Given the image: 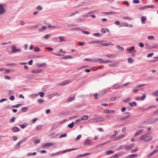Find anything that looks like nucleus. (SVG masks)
Wrapping results in <instances>:
<instances>
[{
  "instance_id": "f257e3e1",
  "label": "nucleus",
  "mask_w": 158,
  "mask_h": 158,
  "mask_svg": "<svg viewBox=\"0 0 158 158\" xmlns=\"http://www.w3.org/2000/svg\"><path fill=\"white\" fill-rule=\"evenodd\" d=\"M152 139V137L148 135V134H146L143 135L140 137L139 139L143 140L144 142H146L151 141Z\"/></svg>"
},
{
  "instance_id": "f03ea898",
  "label": "nucleus",
  "mask_w": 158,
  "mask_h": 158,
  "mask_svg": "<svg viewBox=\"0 0 158 158\" xmlns=\"http://www.w3.org/2000/svg\"><path fill=\"white\" fill-rule=\"evenodd\" d=\"M12 48V52L13 53H15L16 52H21V49L20 48H17L16 46L15 45H13L11 46Z\"/></svg>"
},
{
  "instance_id": "7ed1b4c3",
  "label": "nucleus",
  "mask_w": 158,
  "mask_h": 158,
  "mask_svg": "<svg viewBox=\"0 0 158 158\" xmlns=\"http://www.w3.org/2000/svg\"><path fill=\"white\" fill-rule=\"evenodd\" d=\"M147 85V84H140L134 87V89H133V91L134 93H137L139 90V89H137V88H140L142 86H144Z\"/></svg>"
},
{
  "instance_id": "20e7f679",
  "label": "nucleus",
  "mask_w": 158,
  "mask_h": 158,
  "mask_svg": "<svg viewBox=\"0 0 158 158\" xmlns=\"http://www.w3.org/2000/svg\"><path fill=\"white\" fill-rule=\"evenodd\" d=\"M155 6L153 5H149V6H145L142 7H141L139 8V10H143L145 9H147L149 8H151L152 9H154L155 8Z\"/></svg>"
},
{
  "instance_id": "39448f33",
  "label": "nucleus",
  "mask_w": 158,
  "mask_h": 158,
  "mask_svg": "<svg viewBox=\"0 0 158 158\" xmlns=\"http://www.w3.org/2000/svg\"><path fill=\"white\" fill-rule=\"evenodd\" d=\"M76 149V148H73L68 150H64L62 151H60L57 152L56 153V155L61 154L62 153H64L66 152H70L71 151L75 150Z\"/></svg>"
},
{
  "instance_id": "423d86ee",
  "label": "nucleus",
  "mask_w": 158,
  "mask_h": 158,
  "mask_svg": "<svg viewBox=\"0 0 158 158\" xmlns=\"http://www.w3.org/2000/svg\"><path fill=\"white\" fill-rule=\"evenodd\" d=\"M135 146V144L133 143L129 145H123L121 147L123 146L124 147V148L127 150H128L132 148Z\"/></svg>"
},
{
  "instance_id": "0eeeda50",
  "label": "nucleus",
  "mask_w": 158,
  "mask_h": 158,
  "mask_svg": "<svg viewBox=\"0 0 158 158\" xmlns=\"http://www.w3.org/2000/svg\"><path fill=\"white\" fill-rule=\"evenodd\" d=\"M93 142L89 139H87L84 142V145H91L92 144Z\"/></svg>"
},
{
  "instance_id": "6e6552de",
  "label": "nucleus",
  "mask_w": 158,
  "mask_h": 158,
  "mask_svg": "<svg viewBox=\"0 0 158 158\" xmlns=\"http://www.w3.org/2000/svg\"><path fill=\"white\" fill-rule=\"evenodd\" d=\"M104 112L106 114H114L115 111L113 110H105L104 111Z\"/></svg>"
},
{
  "instance_id": "1a4fd4ad",
  "label": "nucleus",
  "mask_w": 158,
  "mask_h": 158,
  "mask_svg": "<svg viewBox=\"0 0 158 158\" xmlns=\"http://www.w3.org/2000/svg\"><path fill=\"white\" fill-rule=\"evenodd\" d=\"M113 87L114 89L121 88V86H120L118 83L114 84L113 86Z\"/></svg>"
},
{
  "instance_id": "9d476101",
  "label": "nucleus",
  "mask_w": 158,
  "mask_h": 158,
  "mask_svg": "<svg viewBox=\"0 0 158 158\" xmlns=\"http://www.w3.org/2000/svg\"><path fill=\"white\" fill-rule=\"evenodd\" d=\"M125 135H118L114 139V140H119V139H120L122 138H124V137H125Z\"/></svg>"
},
{
  "instance_id": "9b49d317",
  "label": "nucleus",
  "mask_w": 158,
  "mask_h": 158,
  "mask_svg": "<svg viewBox=\"0 0 158 158\" xmlns=\"http://www.w3.org/2000/svg\"><path fill=\"white\" fill-rule=\"evenodd\" d=\"M70 82V81L69 80H68L60 82V85H64Z\"/></svg>"
},
{
  "instance_id": "f8f14e48",
  "label": "nucleus",
  "mask_w": 158,
  "mask_h": 158,
  "mask_svg": "<svg viewBox=\"0 0 158 158\" xmlns=\"http://www.w3.org/2000/svg\"><path fill=\"white\" fill-rule=\"evenodd\" d=\"M46 65V64L44 63H37V66L38 68H43L44 66Z\"/></svg>"
},
{
  "instance_id": "ddd939ff",
  "label": "nucleus",
  "mask_w": 158,
  "mask_h": 158,
  "mask_svg": "<svg viewBox=\"0 0 158 158\" xmlns=\"http://www.w3.org/2000/svg\"><path fill=\"white\" fill-rule=\"evenodd\" d=\"M47 26H43L41 28L39 29L38 31L40 32H43L47 29Z\"/></svg>"
},
{
  "instance_id": "4468645a",
  "label": "nucleus",
  "mask_w": 158,
  "mask_h": 158,
  "mask_svg": "<svg viewBox=\"0 0 158 158\" xmlns=\"http://www.w3.org/2000/svg\"><path fill=\"white\" fill-rule=\"evenodd\" d=\"M53 145L52 143H47L43 145L42 146L44 148H46V147H48Z\"/></svg>"
},
{
  "instance_id": "2eb2a0df",
  "label": "nucleus",
  "mask_w": 158,
  "mask_h": 158,
  "mask_svg": "<svg viewBox=\"0 0 158 158\" xmlns=\"http://www.w3.org/2000/svg\"><path fill=\"white\" fill-rule=\"evenodd\" d=\"M90 13H89L86 14H84L83 15V17H87L89 16L91 17L92 18H95V15H90Z\"/></svg>"
},
{
  "instance_id": "dca6fc26",
  "label": "nucleus",
  "mask_w": 158,
  "mask_h": 158,
  "mask_svg": "<svg viewBox=\"0 0 158 158\" xmlns=\"http://www.w3.org/2000/svg\"><path fill=\"white\" fill-rule=\"evenodd\" d=\"M20 129L17 127H14L12 129V131L13 132H19L20 131Z\"/></svg>"
},
{
  "instance_id": "f3484780",
  "label": "nucleus",
  "mask_w": 158,
  "mask_h": 158,
  "mask_svg": "<svg viewBox=\"0 0 158 158\" xmlns=\"http://www.w3.org/2000/svg\"><path fill=\"white\" fill-rule=\"evenodd\" d=\"M143 131V129L139 130L137 131L135 134L134 135L135 136H137L138 135H140L142 131Z\"/></svg>"
},
{
  "instance_id": "a211bd4d",
  "label": "nucleus",
  "mask_w": 158,
  "mask_h": 158,
  "mask_svg": "<svg viewBox=\"0 0 158 158\" xmlns=\"http://www.w3.org/2000/svg\"><path fill=\"white\" fill-rule=\"evenodd\" d=\"M100 45L102 46H109L110 45H111V46L113 45L114 44L111 42H110V43H105V44H102Z\"/></svg>"
},
{
  "instance_id": "6ab92c4d",
  "label": "nucleus",
  "mask_w": 158,
  "mask_h": 158,
  "mask_svg": "<svg viewBox=\"0 0 158 158\" xmlns=\"http://www.w3.org/2000/svg\"><path fill=\"white\" fill-rule=\"evenodd\" d=\"M89 118V117L87 115H84L82 116L81 118V120H86Z\"/></svg>"
},
{
  "instance_id": "aec40b11",
  "label": "nucleus",
  "mask_w": 158,
  "mask_h": 158,
  "mask_svg": "<svg viewBox=\"0 0 158 158\" xmlns=\"http://www.w3.org/2000/svg\"><path fill=\"white\" fill-rule=\"evenodd\" d=\"M28 125V124L27 123H24L23 124H20L19 125V126L20 127L22 128H24L26 127H27Z\"/></svg>"
},
{
  "instance_id": "412c9836",
  "label": "nucleus",
  "mask_w": 158,
  "mask_h": 158,
  "mask_svg": "<svg viewBox=\"0 0 158 158\" xmlns=\"http://www.w3.org/2000/svg\"><path fill=\"white\" fill-rule=\"evenodd\" d=\"M42 71V70L41 69H36L35 70H32L31 71V72L32 73H39L41 72Z\"/></svg>"
},
{
  "instance_id": "4be33fe9",
  "label": "nucleus",
  "mask_w": 158,
  "mask_h": 158,
  "mask_svg": "<svg viewBox=\"0 0 158 158\" xmlns=\"http://www.w3.org/2000/svg\"><path fill=\"white\" fill-rule=\"evenodd\" d=\"M131 117V116L130 115H128L127 116H126V117H123L120 118V120H126L127 118H129Z\"/></svg>"
},
{
  "instance_id": "5701e85b",
  "label": "nucleus",
  "mask_w": 158,
  "mask_h": 158,
  "mask_svg": "<svg viewBox=\"0 0 158 158\" xmlns=\"http://www.w3.org/2000/svg\"><path fill=\"white\" fill-rule=\"evenodd\" d=\"M59 39L60 40V42H65V39L64 36H59Z\"/></svg>"
},
{
  "instance_id": "b1692460",
  "label": "nucleus",
  "mask_w": 158,
  "mask_h": 158,
  "mask_svg": "<svg viewBox=\"0 0 158 158\" xmlns=\"http://www.w3.org/2000/svg\"><path fill=\"white\" fill-rule=\"evenodd\" d=\"M141 22L142 24H144L145 21L147 19L146 17L145 16H142L141 17Z\"/></svg>"
},
{
  "instance_id": "393cba45",
  "label": "nucleus",
  "mask_w": 158,
  "mask_h": 158,
  "mask_svg": "<svg viewBox=\"0 0 158 158\" xmlns=\"http://www.w3.org/2000/svg\"><path fill=\"white\" fill-rule=\"evenodd\" d=\"M75 124L74 122H73L69 124L68 125V127L71 128H73Z\"/></svg>"
},
{
  "instance_id": "a878e982",
  "label": "nucleus",
  "mask_w": 158,
  "mask_h": 158,
  "mask_svg": "<svg viewBox=\"0 0 158 158\" xmlns=\"http://www.w3.org/2000/svg\"><path fill=\"white\" fill-rule=\"evenodd\" d=\"M106 56L109 58H112V57H115L116 56V55L115 54H109L108 55H106Z\"/></svg>"
},
{
  "instance_id": "bb28decb",
  "label": "nucleus",
  "mask_w": 158,
  "mask_h": 158,
  "mask_svg": "<svg viewBox=\"0 0 158 158\" xmlns=\"http://www.w3.org/2000/svg\"><path fill=\"white\" fill-rule=\"evenodd\" d=\"M38 96V94H32L30 96V98H33Z\"/></svg>"
},
{
  "instance_id": "cd10ccee",
  "label": "nucleus",
  "mask_w": 158,
  "mask_h": 158,
  "mask_svg": "<svg viewBox=\"0 0 158 158\" xmlns=\"http://www.w3.org/2000/svg\"><path fill=\"white\" fill-rule=\"evenodd\" d=\"M129 104L131 106V107H132L133 106H136L137 105L136 103L135 102H129Z\"/></svg>"
},
{
  "instance_id": "c85d7f7f",
  "label": "nucleus",
  "mask_w": 158,
  "mask_h": 158,
  "mask_svg": "<svg viewBox=\"0 0 158 158\" xmlns=\"http://www.w3.org/2000/svg\"><path fill=\"white\" fill-rule=\"evenodd\" d=\"M50 36V35L47 34L44 35V38L46 40H48L49 39Z\"/></svg>"
},
{
  "instance_id": "c756f323",
  "label": "nucleus",
  "mask_w": 158,
  "mask_h": 158,
  "mask_svg": "<svg viewBox=\"0 0 158 158\" xmlns=\"http://www.w3.org/2000/svg\"><path fill=\"white\" fill-rule=\"evenodd\" d=\"M98 122H103L105 121V119L102 117L98 118Z\"/></svg>"
},
{
  "instance_id": "7c9ffc66",
  "label": "nucleus",
  "mask_w": 158,
  "mask_h": 158,
  "mask_svg": "<svg viewBox=\"0 0 158 158\" xmlns=\"http://www.w3.org/2000/svg\"><path fill=\"white\" fill-rule=\"evenodd\" d=\"M100 43V42L99 40H93L92 41H90L89 42V44H93L95 43Z\"/></svg>"
},
{
  "instance_id": "2f4dec72",
  "label": "nucleus",
  "mask_w": 158,
  "mask_h": 158,
  "mask_svg": "<svg viewBox=\"0 0 158 158\" xmlns=\"http://www.w3.org/2000/svg\"><path fill=\"white\" fill-rule=\"evenodd\" d=\"M102 61L100 62V63H107L108 62H112V61L111 60H106L105 61H104L102 59Z\"/></svg>"
},
{
  "instance_id": "473e14b6",
  "label": "nucleus",
  "mask_w": 158,
  "mask_h": 158,
  "mask_svg": "<svg viewBox=\"0 0 158 158\" xmlns=\"http://www.w3.org/2000/svg\"><path fill=\"white\" fill-rule=\"evenodd\" d=\"M73 57L70 55H68L65 56L63 57L62 59H72Z\"/></svg>"
},
{
  "instance_id": "72a5a7b5",
  "label": "nucleus",
  "mask_w": 158,
  "mask_h": 158,
  "mask_svg": "<svg viewBox=\"0 0 158 158\" xmlns=\"http://www.w3.org/2000/svg\"><path fill=\"white\" fill-rule=\"evenodd\" d=\"M138 156L137 154H131L127 156V158H131L133 157H135L137 156Z\"/></svg>"
},
{
  "instance_id": "f704fd0d",
  "label": "nucleus",
  "mask_w": 158,
  "mask_h": 158,
  "mask_svg": "<svg viewBox=\"0 0 158 158\" xmlns=\"http://www.w3.org/2000/svg\"><path fill=\"white\" fill-rule=\"evenodd\" d=\"M47 28H52L53 29H55L57 28V27L55 26H52L50 24H49L47 26Z\"/></svg>"
},
{
  "instance_id": "c9c22d12",
  "label": "nucleus",
  "mask_w": 158,
  "mask_h": 158,
  "mask_svg": "<svg viewBox=\"0 0 158 158\" xmlns=\"http://www.w3.org/2000/svg\"><path fill=\"white\" fill-rule=\"evenodd\" d=\"M103 13L105 14L106 15H112L114 13V11H110L108 12H103Z\"/></svg>"
},
{
  "instance_id": "e433bc0d",
  "label": "nucleus",
  "mask_w": 158,
  "mask_h": 158,
  "mask_svg": "<svg viewBox=\"0 0 158 158\" xmlns=\"http://www.w3.org/2000/svg\"><path fill=\"white\" fill-rule=\"evenodd\" d=\"M152 95L155 96H158V90L155 91L152 93Z\"/></svg>"
},
{
  "instance_id": "4c0bfd02",
  "label": "nucleus",
  "mask_w": 158,
  "mask_h": 158,
  "mask_svg": "<svg viewBox=\"0 0 158 158\" xmlns=\"http://www.w3.org/2000/svg\"><path fill=\"white\" fill-rule=\"evenodd\" d=\"M28 110V108L27 107H23L22 108L21 110V111L23 112H25L26 111H27Z\"/></svg>"
},
{
  "instance_id": "58836bf2",
  "label": "nucleus",
  "mask_w": 158,
  "mask_h": 158,
  "mask_svg": "<svg viewBox=\"0 0 158 158\" xmlns=\"http://www.w3.org/2000/svg\"><path fill=\"white\" fill-rule=\"evenodd\" d=\"M5 6L4 4H0V10H4Z\"/></svg>"
},
{
  "instance_id": "ea45409f",
  "label": "nucleus",
  "mask_w": 158,
  "mask_h": 158,
  "mask_svg": "<svg viewBox=\"0 0 158 158\" xmlns=\"http://www.w3.org/2000/svg\"><path fill=\"white\" fill-rule=\"evenodd\" d=\"M134 61V60L133 59L131 58H129L128 59V62L130 63H132Z\"/></svg>"
},
{
  "instance_id": "a19ab883",
  "label": "nucleus",
  "mask_w": 158,
  "mask_h": 158,
  "mask_svg": "<svg viewBox=\"0 0 158 158\" xmlns=\"http://www.w3.org/2000/svg\"><path fill=\"white\" fill-rule=\"evenodd\" d=\"M135 47L134 46H131L130 48H127V50L129 52V53L131 52V51L134 50L135 49Z\"/></svg>"
},
{
  "instance_id": "79ce46f5",
  "label": "nucleus",
  "mask_w": 158,
  "mask_h": 158,
  "mask_svg": "<svg viewBox=\"0 0 158 158\" xmlns=\"http://www.w3.org/2000/svg\"><path fill=\"white\" fill-rule=\"evenodd\" d=\"M133 52H129L131 54V55L133 56H135V53L136 52V51L135 50H134Z\"/></svg>"
},
{
  "instance_id": "37998d69",
  "label": "nucleus",
  "mask_w": 158,
  "mask_h": 158,
  "mask_svg": "<svg viewBox=\"0 0 158 158\" xmlns=\"http://www.w3.org/2000/svg\"><path fill=\"white\" fill-rule=\"evenodd\" d=\"M102 60V59L101 58H96L95 59H93V62H98L100 60Z\"/></svg>"
},
{
  "instance_id": "c03bdc74",
  "label": "nucleus",
  "mask_w": 158,
  "mask_h": 158,
  "mask_svg": "<svg viewBox=\"0 0 158 158\" xmlns=\"http://www.w3.org/2000/svg\"><path fill=\"white\" fill-rule=\"evenodd\" d=\"M116 48L118 49H119L121 51H123L124 48L123 47H121L120 45H118L116 46Z\"/></svg>"
},
{
  "instance_id": "a18cd8bd",
  "label": "nucleus",
  "mask_w": 158,
  "mask_h": 158,
  "mask_svg": "<svg viewBox=\"0 0 158 158\" xmlns=\"http://www.w3.org/2000/svg\"><path fill=\"white\" fill-rule=\"evenodd\" d=\"M118 63L114 64L113 63L112 64H109V66H113L114 67H117L118 66Z\"/></svg>"
},
{
  "instance_id": "49530a36",
  "label": "nucleus",
  "mask_w": 158,
  "mask_h": 158,
  "mask_svg": "<svg viewBox=\"0 0 158 158\" xmlns=\"http://www.w3.org/2000/svg\"><path fill=\"white\" fill-rule=\"evenodd\" d=\"M114 153V151L111 150L109 151L106 152V153L108 155H109L113 153Z\"/></svg>"
},
{
  "instance_id": "de8ad7c7",
  "label": "nucleus",
  "mask_w": 158,
  "mask_h": 158,
  "mask_svg": "<svg viewBox=\"0 0 158 158\" xmlns=\"http://www.w3.org/2000/svg\"><path fill=\"white\" fill-rule=\"evenodd\" d=\"M77 13L78 12L77 11H75L74 12L71 13L69 15H68V16H72Z\"/></svg>"
},
{
  "instance_id": "09e8293b",
  "label": "nucleus",
  "mask_w": 158,
  "mask_h": 158,
  "mask_svg": "<svg viewBox=\"0 0 158 158\" xmlns=\"http://www.w3.org/2000/svg\"><path fill=\"white\" fill-rule=\"evenodd\" d=\"M84 19H76V21L77 22H81V21H84Z\"/></svg>"
},
{
  "instance_id": "8fccbe9b",
  "label": "nucleus",
  "mask_w": 158,
  "mask_h": 158,
  "mask_svg": "<svg viewBox=\"0 0 158 158\" xmlns=\"http://www.w3.org/2000/svg\"><path fill=\"white\" fill-rule=\"evenodd\" d=\"M74 100V98L73 97H69L67 100V102H70Z\"/></svg>"
},
{
  "instance_id": "3c124183",
  "label": "nucleus",
  "mask_w": 158,
  "mask_h": 158,
  "mask_svg": "<svg viewBox=\"0 0 158 158\" xmlns=\"http://www.w3.org/2000/svg\"><path fill=\"white\" fill-rule=\"evenodd\" d=\"M131 100V98H127L126 99L124 100L123 102H125L127 103L128 102H129Z\"/></svg>"
},
{
  "instance_id": "603ef678",
  "label": "nucleus",
  "mask_w": 158,
  "mask_h": 158,
  "mask_svg": "<svg viewBox=\"0 0 158 158\" xmlns=\"http://www.w3.org/2000/svg\"><path fill=\"white\" fill-rule=\"evenodd\" d=\"M71 30L73 31H76L78 30H81V29L79 27H75L72 28Z\"/></svg>"
},
{
  "instance_id": "864d4df0",
  "label": "nucleus",
  "mask_w": 158,
  "mask_h": 158,
  "mask_svg": "<svg viewBox=\"0 0 158 158\" xmlns=\"http://www.w3.org/2000/svg\"><path fill=\"white\" fill-rule=\"evenodd\" d=\"M98 118H93L91 119L90 120H94L95 123H98Z\"/></svg>"
},
{
  "instance_id": "5fc2aeb1",
  "label": "nucleus",
  "mask_w": 158,
  "mask_h": 158,
  "mask_svg": "<svg viewBox=\"0 0 158 158\" xmlns=\"http://www.w3.org/2000/svg\"><path fill=\"white\" fill-rule=\"evenodd\" d=\"M52 53L54 55H55L56 56H63V54H60L59 53H55L54 52H52Z\"/></svg>"
},
{
  "instance_id": "6e6d98bb",
  "label": "nucleus",
  "mask_w": 158,
  "mask_h": 158,
  "mask_svg": "<svg viewBox=\"0 0 158 158\" xmlns=\"http://www.w3.org/2000/svg\"><path fill=\"white\" fill-rule=\"evenodd\" d=\"M148 38L150 40H153L154 39V36L152 35H150L148 37Z\"/></svg>"
},
{
  "instance_id": "4d7b16f0",
  "label": "nucleus",
  "mask_w": 158,
  "mask_h": 158,
  "mask_svg": "<svg viewBox=\"0 0 158 158\" xmlns=\"http://www.w3.org/2000/svg\"><path fill=\"white\" fill-rule=\"evenodd\" d=\"M27 139V138H24L22 139L21 140H19V142L22 143L23 142H24V141H25Z\"/></svg>"
},
{
  "instance_id": "13d9d810",
  "label": "nucleus",
  "mask_w": 158,
  "mask_h": 158,
  "mask_svg": "<svg viewBox=\"0 0 158 158\" xmlns=\"http://www.w3.org/2000/svg\"><path fill=\"white\" fill-rule=\"evenodd\" d=\"M146 96V95L145 94H144L140 98V100L142 101L143 100L145 99Z\"/></svg>"
},
{
  "instance_id": "bf43d9fd",
  "label": "nucleus",
  "mask_w": 158,
  "mask_h": 158,
  "mask_svg": "<svg viewBox=\"0 0 158 158\" xmlns=\"http://www.w3.org/2000/svg\"><path fill=\"white\" fill-rule=\"evenodd\" d=\"M66 135H67V134L66 133L62 134L60 136L59 138H61L65 137L66 136Z\"/></svg>"
},
{
  "instance_id": "052dcab7",
  "label": "nucleus",
  "mask_w": 158,
  "mask_h": 158,
  "mask_svg": "<svg viewBox=\"0 0 158 158\" xmlns=\"http://www.w3.org/2000/svg\"><path fill=\"white\" fill-rule=\"evenodd\" d=\"M120 98L119 97H114L111 98V100L112 101H114L116 99H118Z\"/></svg>"
},
{
  "instance_id": "680f3d73",
  "label": "nucleus",
  "mask_w": 158,
  "mask_h": 158,
  "mask_svg": "<svg viewBox=\"0 0 158 158\" xmlns=\"http://www.w3.org/2000/svg\"><path fill=\"white\" fill-rule=\"evenodd\" d=\"M130 84V82H127L121 85V88H123L124 86Z\"/></svg>"
},
{
  "instance_id": "e2e57ef3",
  "label": "nucleus",
  "mask_w": 158,
  "mask_h": 158,
  "mask_svg": "<svg viewBox=\"0 0 158 158\" xmlns=\"http://www.w3.org/2000/svg\"><path fill=\"white\" fill-rule=\"evenodd\" d=\"M25 24V22L23 21H21L20 22V25L21 26H23Z\"/></svg>"
},
{
  "instance_id": "0e129e2a",
  "label": "nucleus",
  "mask_w": 158,
  "mask_h": 158,
  "mask_svg": "<svg viewBox=\"0 0 158 158\" xmlns=\"http://www.w3.org/2000/svg\"><path fill=\"white\" fill-rule=\"evenodd\" d=\"M39 94L41 97H43L44 95L45 94V93H43L42 92H40L38 94V95Z\"/></svg>"
},
{
  "instance_id": "69168bd1",
  "label": "nucleus",
  "mask_w": 158,
  "mask_h": 158,
  "mask_svg": "<svg viewBox=\"0 0 158 158\" xmlns=\"http://www.w3.org/2000/svg\"><path fill=\"white\" fill-rule=\"evenodd\" d=\"M6 13V10H0V15L5 14Z\"/></svg>"
},
{
  "instance_id": "338daca9",
  "label": "nucleus",
  "mask_w": 158,
  "mask_h": 158,
  "mask_svg": "<svg viewBox=\"0 0 158 158\" xmlns=\"http://www.w3.org/2000/svg\"><path fill=\"white\" fill-rule=\"evenodd\" d=\"M120 155V154H116L114 155V156H112V157H113V158H116L118 157Z\"/></svg>"
},
{
  "instance_id": "774afa93",
  "label": "nucleus",
  "mask_w": 158,
  "mask_h": 158,
  "mask_svg": "<svg viewBox=\"0 0 158 158\" xmlns=\"http://www.w3.org/2000/svg\"><path fill=\"white\" fill-rule=\"evenodd\" d=\"M139 46L141 48H143L144 46V44L142 42L139 43Z\"/></svg>"
}]
</instances>
